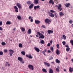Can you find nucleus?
<instances>
[{
  "mask_svg": "<svg viewBox=\"0 0 73 73\" xmlns=\"http://www.w3.org/2000/svg\"><path fill=\"white\" fill-rule=\"evenodd\" d=\"M37 34L39 36V38H42V39H43L45 38V36H44V35H43V34H42V33H40L39 32H37Z\"/></svg>",
  "mask_w": 73,
  "mask_h": 73,
  "instance_id": "obj_1",
  "label": "nucleus"
},
{
  "mask_svg": "<svg viewBox=\"0 0 73 73\" xmlns=\"http://www.w3.org/2000/svg\"><path fill=\"white\" fill-rule=\"evenodd\" d=\"M9 52L10 56H12V54H13V53L15 52V51L14 50L11 49L9 50Z\"/></svg>",
  "mask_w": 73,
  "mask_h": 73,
  "instance_id": "obj_2",
  "label": "nucleus"
},
{
  "mask_svg": "<svg viewBox=\"0 0 73 73\" xmlns=\"http://www.w3.org/2000/svg\"><path fill=\"white\" fill-rule=\"evenodd\" d=\"M34 9L35 10H36L37 9H41V8H40V5H39L34 6Z\"/></svg>",
  "mask_w": 73,
  "mask_h": 73,
  "instance_id": "obj_3",
  "label": "nucleus"
},
{
  "mask_svg": "<svg viewBox=\"0 0 73 73\" xmlns=\"http://www.w3.org/2000/svg\"><path fill=\"white\" fill-rule=\"evenodd\" d=\"M58 9L60 11H61L62 10V8H61V5L59 4L58 5Z\"/></svg>",
  "mask_w": 73,
  "mask_h": 73,
  "instance_id": "obj_4",
  "label": "nucleus"
},
{
  "mask_svg": "<svg viewBox=\"0 0 73 73\" xmlns=\"http://www.w3.org/2000/svg\"><path fill=\"white\" fill-rule=\"evenodd\" d=\"M26 56L27 57H28L30 59H32V58H33V56H32V55H31V54H29V55L27 54L26 55Z\"/></svg>",
  "mask_w": 73,
  "mask_h": 73,
  "instance_id": "obj_5",
  "label": "nucleus"
},
{
  "mask_svg": "<svg viewBox=\"0 0 73 73\" xmlns=\"http://www.w3.org/2000/svg\"><path fill=\"white\" fill-rule=\"evenodd\" d=\"M14 9H15V12L17 13L18 12H19V11H18V9H18V8H17V7L16 6H15L14 7Z\"/></svg>",
  "mask_w": 73,
  "mask_h": 73,
  "instance_id": "obj_6",
  "label": "nucleus"
},
{
  "mask_svg": "<svg viewBox=\"0 0 73 73\" xmlns=\"http://www.w3.org/2000/svg\"><path fill=\"white\" fill-rule=\"evenodd\" d=\"M48 13L49 14V15L51 17H54V14L52 13H51L49 12H48Z\"/></svg>",
  "mask_w": 73,
  "mask_h": 73,
  "instance_id": "obj_7",
  "label": "nucleus"
},
{
  "mask_svg": "<svg viewBox=\"0 0 73 73\" xmlns=\"http://www.w3.org/2000/svg\"><path fill=\"white\" fill-rule=\"evenodd\" d=\"M28 67L30 69H31L32 70H33V66L32 65H29L28 66Z\"/></svg>",
  "mask_w": 73,
  "mask_h": 73,
  "instance_id": "obj_8",
  "label": "nucleus"
},
{
  "mask_svg": "<svg viewBox=\"0 0 73 73\" xmlns=\"http://www.w3.org/2000/svg\"><path fill=\"white\" fill-rule=\"evenodd\" d=\"M47 32L48 34H50V33H53V31L52 30H48L47 31Z\"/></svg>",
  "mask_w": 73,
  "mask_h": 73,
  "instance_id": "obj_9",
  "label": "nucleus"
},
{
  "mask_svg": "<svg viewBox=\"0 0 73 73\" xmlns=\"http://www.w3.org/2000/svg\"><path fill=\"white\" fill-rule=\"evenodd\" d=\"M17 6L18 8H19V9H21V5L20 4L17 3Z\"/></svg>",
  "mask_w": 73,
  "mask_h": 73,
  "instance_id": "obj_10",
  "label": "nucleus"
},
{
  "mask_svg": "<svg viewBox=\"0 0 73 73\" xmlns=\"http://www.w3.org/2000/svg\"><path fill=\"white\" fill-rule=\"evenodd\" d=\"M34 5V4L33 3H32L29 6V9H31V8H33V6Z\"/></svg>",
  "mask_w": 73,
  "mask_h": 73,
  "instance_id": "obj_11",
  "label": "nucleus"
},
{
  "mask_svg": "<svg viewBox=\"0 0 73 73\" xmlns=\"http://www.w3.org/2000/svg\"><path fill=\"white\" fill-rule=\"evenodd\" d=\"M34 49L37 52H40V49L38 48L35 47H34Z\"/></svg>",
  "mask_w": 73,
  "mask_h": 73,
  "instance_id": "obj_12",
  "label": "nucleus"
},
{
  "mask_svg": "<svg viewBox=\"0 0 73 73\" xmlns=\"http://www.w3.org/2000/svg\"><path fill=\"white\" fill-rule=\"evenodd\" d=\"M44 64L45 65H46L48 66V67H49L50 66V64L49 63H48L46 62H44Z\"/></svg>",
  "mask_w": 73,
  "mask_h": 73,
  "instance_id": "obj_13",
  "label": "nucleus"
},
{
  "mask_svg": "<svg viewBox=\"0 0 73 73\" xmlns=\"http://www.w3.org/2000/svg\"><path fill=\"white\" fill-rule=\"evenodd\" d=\"M27 33L28 34H29V35H30V34H31V33H32V30H31V29H29L27 31Z\"/></svg>",
  "mask_w": 73,
  "mask_h": 73,
  "instance_id": "obj_14",
  "label": "nucleus"
},
{
  "mask_svg": "<svg viewBox=\"0 0 73 73\" xmlns=\"http://www.w3.org/2000/svg\"><path fill=\"white\" fill-rule=\"evenodd\" d=\"M69 71L70 72L72 73L73 72V68H72V67H70L69 69Z\"/></svg>",
  "mask_w": 73,
  "mask_h": 73,
  "instance_id": "obj_15",
  "label": "nucleus"
},
{
  "mask_svg": "<svg viewBox=\"0 0 73 73\" xmlns=\"http://www.w3.org/2000/svg\"><path fill=\"white\" fill-rule=\"evenodd\" d=\"M45 22L46 23H48L50 22V20L48 19H46L45 20Z\"/></svg>",
  "mask_w": 73,
  "mask_h": 73,
  "instance_id": "obj_16",
  "label": "nucleus"
},
{
  "mask_svg": "<svg viewBox=\"0 0 73 73\" xmlns=\"http://www.w3.org/2000/svg\"><path fill=\"white\" fill-rule=\"evenodd\" d=\"M53 0H50L49 3L50 4H52V5H53L54 4V2L53 1Z\"/></svg>",
  "mask_w": 73,
  "mask_h": 73,
  "instance_id": "obj_17",
  "label": "nucleus"
},
{
  "mask_svg": "<svg viewBox=\"0 0 73 73\" xmlns=\"http://www.w3.org/2000/svg\"><path fill=\"white\" fill-rule=\"evenodd\" d=\"M18 60L20 62L21 61L23 60V58L21 57H18Z\"/></svg>",
  "mask_w": 73,
  "mask_h": 73,
  "instance_id": "obj_18",
  "label": "nucleus"
},
{
  "mask_svg": "<svg viewBox=\"0 0 73 73\" xmlns=\"http://www.w3.org/2000/svg\"><path fill=\"white\" fill-rule=\"evenodd\" d=\"M56 53L58 55V54H60V51L58 49H57L56 50Z\"/></svg>",
  "mask_w": 73,
  "mask_h": 73,
  "instance_id": "obj_19",
  "label": "nucleus"
},
{
  "mask_svg": "<svg viewBox=\"0 0 73 73\" xmlns=\"http://www.w3.org/2000/svg\"><path fill=\"white\" fill-rule=\"evenodd\" d=\"M35 22L37 24H39V23H40V21L38 20H35Z\"/></svg>",
  "mask_w": 73,
  "mask_h": 73,
  "instance_id": "obj_20",
  "label": "nucleus"
},
{
  "mask_svg": "<svg viewBox=\"0 0 73 73\" xmlns=\"http://www.w3.org/2000/svg\"><path fill=\"white\" fill-rule=\"evenodd\" d=\"M59 15L60 16H63V15H64V13L62 12H60L59 13Z\"/></svg>",
  "mask_w": 73,
  "mask_h": 73,
  "instance_id": "obj_21",
  "label": "nucleus"
},
{
  "mask_svg": "<svg viewBox=\"0 0 73 73\" xmlns=\"http://www.w3.org/2000/svg\"><path fill=\"white\" fill-rule=\"evenodd\" d=\"M70 3H66L65 4V6H66V7H69V5H70Z\"/></svg>",
  "mask_w": 73,
  "mask_h": 73,
  "instance_id": "obj_22",
  "label": "nucleus"
},
{
  "mask_svg": "<svg viewBox=\"0 0 73 73\" xmlns=\"http://www.w3.org/2000/svg\"><path fill=\"white\" fill-rule=\"evenodd\" d=\"M17 17L18 20H21V17L20 15H18Z\"/></svg>",
  "mask_w": 73,
  "mask_h": 73,
  "instance_id": "obj_23",
  "label": "nucleus"
},
{
  "mask_svg": "<svg viewBox=\"0 0 73 73\" xmlns=\"http://www.w3.org/2000/svg\"><path fill=\"white\" fill-rule=\"evenodd\" d=\"M34 3L35 4H38V0H34Z\"/></svg>",
  "mask_w": 73,
  "mask_h": 73,
  "instance_id": "obj_24",
  "label": "nucleus"
},
{
  "mask_svg": "<svg viewBox=\"0 0 73 73\" xmlns=\"http://www.w3.org/2000/svg\"><path fill=\"white\" fill-rule=\"evenodd\" d=\"M47 51V50L46 49H45L44 51H43L42 52V53L44 54V55H45V52H46V51Z\"/></svg>",
  "mask_w": 73,
  "mask_h": 73,
  "instance_id": "obj_25",
  "label": "nucleus"
},
{
  "mask_svg": "<svg viewBox=\"0 0 73 73\" xmlns=\"http://www.w3.org/2000/svg\"><path fill=\"white\" fill-rule=\"evenodd\" d=\"M6 24L7 25H10L11 24V23L9 21H7V22Z\"/></svg>",
  "mask_w": 73,
  "mask_h": 73,
  "instance_id": "obj_26",
  "label": "nucleus"
},
{
  "mask_svg": "<svg viewBox=\"0 0 73 73\" xmlns=\"http://www.w3.org/2000/svg\"><path fill=\"white\" fill-rule=\"evenodd\" d=\"M56 63H58V64H60V61L56 59Z\"/></svg>",
  "mask_w": 73,
  "mask_h": 73,
  "instance_id": "obj_27",
  "label": "nucleus"
},
{
  "mask_svg": "<svg viewBox=\"0 0 73 73\" xmlns=\"http://www.w3.org/2000/svg\"><path fill=\"white\" fill-rule=\"evenodd\" d=\"M44 42H44V40H41V41H40V43H41V44H44Z\"/></svg>",
  "mask_w": 73,
  "mask_h": 73,
  "instance_id": "obj_28",
  "label": "nucleus"
},
{
  "mask_svg": "<svg viewBox=\"0 0 73 73\" xmlns=\"http://www.w3.org/2000/svg\"><path fill=\"white\" fill-rule=\"evenodd\" d=\"M42 71H43V72H45V73H46V72H47V71H46V70L45 68L42 69Z\"/></svg>",
  "mask_w": 73,
  "mask_h": 73,
  "instance_id": "obj_29",
  "label": "nucleus"
},
{
  "mask_svg": "<svg viewBox=\"0 0 73 73\" xmlns=\"http://www.w3.org/2000/svg\"><path fill=\"white\" fill-rule=\"evenodd\" d=\"M27 4H31L32 3V2L29 1H28L27 2Z\"/></svg>",
  "mask_w": 73,
  "mask_h": 73,
  "instance_id": "obj_30",
  "label": "nucleus"
},
{
  "mask_svg": "<svg viewBox=\"0 0 73 73\" xmlns=\"http://www.w3.org/2000/svg\"><path fill=\"white\" fill-rule=\"evenodd\" d=\"M19 48H23V44L21 43H20L19 45Z\"/></svg>",
  "mask_w": 73,
  "mask_h": 73,
  "instance_id": "obj_31",
  "label": "nucleus"
},
{
  "mask_svg": "<svg viewBox=\"0 0 73 73\" xmlns=\"http://www.w3.org/2000/svg\"><path fill=\"white\" fill-rule=\"evenodd\" d=\"M54 16H55L56 18H57V16H58V14H56V13H54Z\"/></svg>",
  "mask_w": 73,
  "mask_h": 73,
  "instance_id": "obj_32",
  "label": "nucleus"
},
{
  "mask_svg": "<svg viewBox=\"0 0 73 73\" xmlns=\"http://www.w3.org/2000/svg\"><path fill=\"white\" fill-rule=\"evenodd\" d=\"M63 38L62 39H64V40H66V36L65 35H63Z\"/></svg>",
  "mask_w": 73,
  "mask_h": 73,
  "instance_id": "obj_33",
  "label": "nucleus"
},
{
  "mask_svg": "<svg viewBox=\"0 0 73 73\" xmlns=\"http://www.w3.org/2000/svg\"><path fill=\"white\" fill-rule=\"evenodd\" d=\"M21 54H22L23 55H25V51H22L21 52Z\"/></svg>",
  "mask_w": 73,
  "mask_h": 73,
  "instance_id": "obj_34",
  "label": "nucleus"
},
{
  "mask_svg": "<svg viewBox=\"0 0 73 73\" xmlns=\"http://www.w3.org/2000/svg\"><path fill=\"white\" fill-rule=\"evenodd\" d=\"M66 51L67 52H69L70 50V48H67L66 49Z\"/></svg>",
  "mask_w": 73,
  "mask_h": 73,
  "instance_id": "obj_35",
  "label": "nucleus"
},
{
  "mask_svg": "<svg viewBox=\"0 0 73 73\" xmlns=\"http://www.w3.org/2000/svg\"><path fill=\"white\" fill-rule=\"evenodd\" d=\"M53 70L52 69H50V70L49 73H53Z\"/></svg>",
  "mask_w": 73,
  "mask_h": 73,
  "instance_id": "obj_36",
  "label": "nucleus"
},
{
  "mask_svg": "<svg viewBox=\"0 0 73 73\" xmlns=\"http://www.w3.org/2000/svg\"><path fill=\"white\" fill-rule=\"evenodd\" d=\"M50 50H51V51H52V52H53L54 48L53 47L51 46L50 47Z\"/></svg>",
  "mask_w": 73,
  "mask_h": 73,
  "instance_id": "obj_37",
  "label": "nucleus"
},
{
  "mask_svg": "<svg viewBox=\"0 0 73 73\" xmlns=\"http://www.w3.org/2000/svg\"><path fill=\"white\" fill-rule=\"evenodd\" d=\"M53 58L52 57H49V59L50 60H53Z\"/></svg>",
  "mask_w": 73,
  "mask_h": 73,
  "instance_id": "obj_38",
  "label": "nucleus"
},
{
  "mask_svg": "<svg viewBox=\"0 0 73 73\" xmlns=\"http://www.w3.org/2000/svg\"><path fill=\"white\" fill-rule=\"evenodd\" d=\"M70 43L72 44V45H73V40H70Z\"/></svg>",
  "mask_w": 73,
  "mask_h": 73,
  "instance_id": "obj_39",
  "label": "nucleus"
},
{
  "mask_svg": "<svg viewBox=\"0 0 73 73\" xmlns=\"http://www.w3.org/2000/svg\"><path fill=\"white\" fill-rule=\"evenodd\" d=\"M25 29L23 27L21 29V31L23 32H24V31H25Z\"/></svg>",
  "mask_w": 73,
  "mask_h": 73,
  "instance_id": "obj_40",
  "label": "nucleus"
},
{
  "mask_svg": "<svg viewBox=\"0 0 73 73\" xmlns=\"http://www.w3.org/2000/svg\"><path fill=\"white\" fill-rule=\"evenodd\" d=\"M1 44L2 45H6V43L4 42H2L1 43Z\"/></svg>",
  "mask_w": 73,
  "mask_h": 73,
  "instance_id": "obj_41",
  "label": "nucleus"
},
{
  "mask_svg": "<svg viewBox=\"0 0 73 73\" xmlns=\"http://www.w3.org/2000/svg\"><path fill=\"white\" fill-rule=\"evenodd\" d=\"M62 43L63 44V45H65V44H66V42H65V41H63L62 42Z\"/></svg>",
  "mask_w": 73,
  "mask_h": 73,
  "instance_id": "obj_42",
  "label": "nucleus"
},
{
  "mask_svg": "<svg viewBox=\"0 0 73 73\" xmlns=\"http://www.w3.org/2000/svg\"><path fill=\"white\" fill-rule=\"evenodd\" d=\"M56 47L57 48H58V49L60 48V46H59V44H56Z\"/></svg>",
  "mask_w": 73,
  "mask_h": 73,
  "instance_id": "obj_43",
  "label": "nucleus"
},
{
  "mask_svg": "<svg viewBox=\"0 0 73 73\" xmlns=\"http://www.w3.org/2000/svg\"><path fill=\"white\" fill-rule=\"evenodd\" d=\"M56 70L57 72H60V69L58 68H56Z\"/></svg>",
  "mask_w": 73,
  "mask_h": 73,
  "instance_id": "obj_44",
  "label": "nucleus"
},
{
  "mask_svg": "<svg viewBox=\"0 0 73 73\" xmlns=\"http://www.w3.org/2000/svg\"><path fill=\"white\" fill-rule=\"evenodd\" d=\"M3 54V52L2 51H0V55L1 56H2Z\"/></svg>",
  "mask_w": 73,
  "mask_h": 73,
  "instance_id": "obj_45",
  "label": "nucleus"
},
{
  "mask_svg": "<svg viewBox=\"0 0 73 73\" xmlns=\"http://www.w3.org/2000/svg\"><path fill=\"white\" fill-rule=\"evenodd\" d=\"M22 64H24V61L22 60L20 62Z\"/></svg>",
  "mask_w": 73,
  "mask_h": 73,
  "instance_id": "obj_46",
  "label": "nucleus"
},
{
  "mask_svg": "<svg viewBox=\"0 0 73 73\" xmlns=\"http://www.w3.org/2000/svg\"><path fill=\"white\" fill-rule=\"evenodd\" d=\"M69 23H70V24H72V23H73V21L72 20L70 21H69Z\"/></svg>",
  "mask_w": 73,
  "mask_h": 73,
  "instance_id": "obj_47",
  "label": "nucleus"
},
{
  "mask_svg": "<svg viewBox=\"0 0 73 73\" xmlns=\"http://www.w3.org/2000/svg\"><path fill=\"white\" fill-rule=\"evenodd\" d=\"M0 31H3V29L2 28V27H0Z\"/></svg>",
  "mask_w": 73,
  "mask_h": 73,
  "instance_id": "obj_48",
  "label": "nucleus"
},
{
  "mask_svg": "<svg viewBox=\"0 0 73 73\" xmlns=\"http://www.w3.org/2000/svg\"><path fill=\"white\" fill-rule=\"evenodd\" d=\"M8 50L7 49H5L4 50V52L5 53H6V52H7Z\"/></svg>",
  "mask_w": 73,
  "mask_h": 73,
  "instance_id": "obj_49",
  "label": "nucleus"
},
{
  "mask_svg": "<svg viewBox=\"0 0 73 73\" xmlns=\"http://www.w3.org/2000/svg\"><path fill=\"white\" fill-rule=\"evenodd\" d=\"M3 25V22L2 21L0 22V26Z\"/></svg>",
  "mask_w": 73,
  "mask_h": 73,
  "instance_id": "obj_50",
  "label": "nucleus"
},
{
  "mask_svg": "<svg viewBox=\"0 0 73 73\" xmlns=\"http://www.w3.org/2000/svg\"><path fill=\"white\" fill-rule=\"evenodd\" d=\"M47 46H50V43H48L47 44Z\"/></svg>",
  "mask_w": 73,
  "mask_h": 73,
  "instance_id": "obj_51",
  "label": "nucleus"
},
{
  "mask_svg": "<svg viewBox=\"0 0 73 73\" xmlns=\"http://www.w3.org/2000/svg\"><path fill=\"white\" fill-rule=\"evenodd\" d=\"M42 28H45V27L44 25H42Z\"/></svg>",
  "mask_w": 73,
  "mask_h": 73,
  "instance_id": "obj_52",
  "label": "nucleus"
},
{
  "mask_svg": "<svg viewBox=\"0 0 73 73\" xmlns=\"http://www.w3.org/2000/svg\"><path fill=\"white\" fill-rule=\"evenodd\" d=\"M50 11L51 12H52V13H54V11H53L52 10H51Z\"/></svg>",
  "mask_w": 73,
  "mask_h": 73,
  "instance_id": "obj_53",
  "label": "nucleus"
},
{
  "mask_svg": "<svg viewBox=\"0 0 73 73\" xmlns=\"http://www.w3.org/2000/svg\"><path fill=\"white\" fill-rule=\"evenodd\" d=\"M65 46L66 47V48H69V46H68V45H65Z\"/></svg>",
  "mask_w": 73,
  "mask_h": 73,
  "instance_id": "obj_54",
  "label": "nucleus"
},
{
  "mask_svg": "<svg viewBox=\"0 0 73 73\" xmlns=\"http://www.w3.org/2000/svg\"><path fill=\"white\" fill-rule=\"evenodd\" d=\"M33 19H31L30 20V21L31 22H33Z\"/></svg>",
  "mask_w": 73,
  "mask_h": 73,
  "instance_id": "obj_55",
  "label": "nucleus"
},
{
  "mask_svg": "<svg viewBox=\"0 0 73 73\" xmlns=\"http://www.w3.org/2000/svg\"><path fill=\"white\" fill-rule=\"evenodd\" d=\"M31 18H32V17L30 16H29V19H31Z\"/></svg>",
  "mask_w": 73,
  "mask_h": 73,
  "instance_id": "obj_56",
  "label": "nucleus"
},
{
  "mask_svg": "<svg viewBox=\"0 0 73 73\" xmlns=\"http://www.w3.org/2000/svg\"><path fill=\"white\" fill-rule=\"evenodd\" d=\"M48 53H50V52H51L50 50H48Z\"/></svg>",
  "mask_w": 73,
  "mask_h": 73,
  "instance_id": "obj_57",
  "label": "nucleus"
},
{
  "mask_svg": "<svg viewBox=\"0 0 73 73\" xmlns=\"http://www.w3.org/2000/svg\"><path fill=\"white\" fill-rule=\"evenodd\" d=\"M52 40H50V42L51 44H52Z\"/></svg>",
  "mask_w": 73,
  "mask_h": 73,
  "instance_id": "obj_58",
  "label": "nucleus"
},
{
  "mask_svg": "<svg viewBox=\"0 0 73 73\" xmlns=\"http://www.w3.org/2000/svg\"><path fill=\"white\" fill-rule=\"evenodd\" d=\"M8 66H10V65H11V64H8Z\"/></svg>",
  "mask_w": 73,
  "mask_h": 73,
  "instance_id": "obj_59",
  "label": "nucleus"
},
{
  "mask_svg": "<svg viewBox=\"0 0 73 73\" xmlns=\"http://www.w3.org/2000/svg\"><path fill=\"white\" fill-rule=\"evenodd\" d=\"M13 30V31H15L16 30V28H14Z\"/></svg>",
  "mask_w": 73,
  "mask_h": 73,
  "instance_id": "obj_60",
  "label": "nucleus"
},
{
  "mask_svg": "<svg viewBox=\"0 0 73 73\" xmlns=\"http://www.w3.org/2000/svg\"><path fill=\"white\" fill-rule=\"evenodd\" d=\"M64 72H66V69H64Z\"/></svg>",
  "mask_w": 73,
  "mask_h": 73,
  "instance_id": "obj_61",
  "label": "nucleus"
},
{
  "mask_svg": "<svg viewBox=\"0 0 73 73\" xmlns=\"http://www.w3.org/2000/svg\"><path fill=\"white\" fill-rule=\"evenodd\" d=\"M57 68H60V67H59V66H57Z\"/></svg>",
  "mask_w": 73,
  "mask_h": 73,
  "instance_id": "obj_62",
  "label": "nucleus"
},
{
  "mask_svg": "<svg viewBox=\"0 0 73 73\" xmlns=\"http://www.w3.org/2000/svg\"><path fill=\"white\" fill-rule=\"evenodd\" d=\"M55 7H58V6H57V5H56L55 6Z\"/></svg>",
  "mask_w": 73,
  "mask_h": 73,
  "instance_id": "obj_63",
  "label": "nucleus"
},
{
  "mask_svg": "<svg viewBox=\"0 0 73 73\" xmlns=\"http://www.w3.org/2000/svg\"><path fill=\"white\" fill-rule=\"evenodd\" d=\"M8 63H9V62H6V64H8Z\"/></svg>",
  "mask_w": 73,
  "mask_h": 73,
  "instance_id": "obj_64",
  "label": "nucleus"
}]
</instances>
